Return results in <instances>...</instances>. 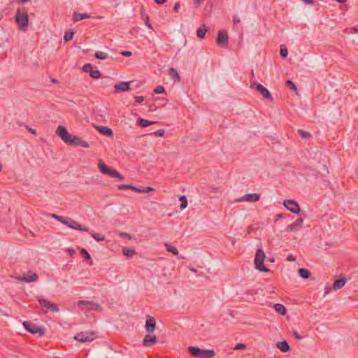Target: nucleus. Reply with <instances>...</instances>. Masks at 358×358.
<instances>
[{
	"mask_svg": "<svg viewBox=\"0 0 358 358\" xmlns=\"http://www.w3.org/2000/svg\"><path fill=\"white\" fill-rule=\"evenodd\" d=\"M15 17L19 28L26 30L29 25V16L25 8H17Z\"/></svg>",
	"mask_w": 358,
	"mask_h": 358,
	"instance_id": "1",
	"label": "nucleus"
},
{
	"mask_svg": "<svg viewBox=\"0 0 358 358\" xmlns=\"http://www.w3.org/2000/svg\"><path fill=\"white\" fill-rule=\"evenodd\" d=\"M188 351L192 357L196 358H211L215 355L213 350H203L194 346L188 347Z\"/></svg>",
	"mask_w": 358,
	"mask_h": 358,
	"instance_id": "2",
	"label": "nucleus"
},
{
	"mask_svg": "<svg viewBox=\"0 0 358 358\" xmlns=\"http://www.w3.org/2000/svg\"><path fill=\"white\" fill-rule=\"evenodd\" d=\"M264 259H265L264 252L263 251L262 249H260V248L257 249L256 254H255V260H254V263L255 264V268L257 270H258L259 271L268 273V272H269V269L264 266Z\"/></svg>",
	"mask_w": 358,
	"mask_h": 358,
	"instance_id": "3",
	"label": "nucleus"
},
{
	"mask_svg": "<svg viewBox=\"0 0 358 358\" xmlns=\"http://www.w3.org/2000/svg\"><path fill=\"white\" fill-rule=\"evenodd\" d=\"M24 328L32 334H38L39 336H43L45 334V329L43 327H38L30 322L24 321L23 322Z\"/></svg>",
	"mask_w": 358,
	"mask_h": 358,
	"instance_id": "4",
	"label": "nucleus"
},
{
	"mask_svg": "<svg viewBox=\"0 0 358 358\" xmlns=\"http://www.w3.org/2000/svg\"><path fill=\"white\" fill-rule=\"evenodd\" d=\"M78 306L82 310H95L101 311L102 307L99 304L96 303L93 301H87V300H80L77 303Z\"/></svg>",
	"mask_w": 358,
	"mask_h": 358,
	"instance_id": "5",
	"label": "nucleus"
},
{
	"mask_svg": "<svg viewBox=\"0 0 358 358\" xmlns=\"http://www.w3.org/2000/svg\"><path fill=\"white\" fill-rule=\"evenodd\" d=\"M252 88H255L256 90L266 99L273 101V97L270 92L260 83H252Z\"/></svg>",
	"mask_w": 358,
	"mask_h": 358,
	"instance_id": "6",
	"label": "nucleus"
},
{
	"mask_svg": "<svg viewBox=\"0 0 358 358\" xmlns=\"http://www.w3.org/2000/svg\"><path fill=\"white\" fill-rule=\"evenodd\" d=\"M95 338H96V334L94 332H92H92H83L82 331V332L77 334L75 336L74 339L78 341L85 343V342L92 341L94 339H95Z\"/></svg>",
	"mask_w": 358,
	"mask_h": 358,
	"instance_id": "7",
	"label": "nucleus"
},
{
	"mask_svg": "<svg viewBox=\"0 0 358 358\" xmlns=\"http://www.w3.org/2000/svg\"><path fill=\"white\" fill-rule=\"evenodd\" d=\"M229 37L227 32L224 30H220L217 33L216 43L219 47L225 48L228 45Z\"/></svg>",
	"mask_w": 358,
	"mask_h": 358,
	"instance_id": "8",
	"label": "nucleus"
},
{
	"mask_svg": "<svg viewBox=\"0 0 358 358\" xmlns=\"http://www.w3.org/2000/svg\"><path fill=\"white\" fill-rule=\"evenodd\" d=\"M38 301L41 306L46 308L48 310L53 313H57L59 310L57 304L51 303L48 300L43 299L42 296L38 297Z\"/></svg>",
	"mask_w": 358,
	"mask_h": 358,
	"instance_id": "9",
	"label": "nucleus"
},
{
	"mask_svg": "<svg viewBox=\"0 0 358 358\" xmlns=\"http://www.w3.org/2000/svg\"><path fill=\"white\" fill-rule=\"evenodd\" d=\"M283 204L284 206L292 213L299 214L301 211L299 205L294 200H285L284 201Z\"/></svg>",
	"mask_w": 358,
	"mask_h": 358,
	"instance_id": "10",
	"label": "nucleus"
},
{
	"mask_svg": "<svg viewBox=\"0 0 358 358\" xmlns=\"http://www.w3.org/2000/svg\"><path fill=\"white\" fill-rule=\"evenodd\" d=\"M66 143L71 145H79L83 148H89L90 145L89 143L83 140L80 137L78 136L71 135V138H69V141L66 142Z\"/></svg>",
	"mask_w": 358,
	"mask_h": 358,
	"instance_id": "11",
	"label": "nucleus"
},
{
	"mask_svg": "<svg viewBox=\"0 0 358 358\" xmlns=\"http://www.w3.org/2000/svg\"><path fill=\"white\" fill-rule=\"evenodd\" d=\"M83 71L88 73L90 76L94 79L99 78L101 77V73L98 69H93L91 64H85L83 66Z\"/></svg>",
	"mask_w": 358,
	"mask_h": 358,
	"instance_id": "12",
	"label": "nucleus"
},
{
	"mask_svg": "<svg viewBox=\"0 0 358 358\" xmlns=\"http://www.w3.org/2000/svg\"><path fill=\"white\" fill-rule=\"evenodd\" d=\"M56 134L63 140L64 143L69 141V138H71V135L66 128L64 126L59 125L57 130Z\"/></svg>",
	"mask_w": 358,
	"mask_h": 358,
	"instance_id": "13",
	"label": "nucleus"
},
{
	"mask_svg": "<svg viewBox=\"0 0 358 358\" xmlns=\"http://www.w3.org/2000/svg\"><path fill=\"white\" fill-rule=\"evenodd\" d=\"M71 229L83 231H88L89 228L85 226H82L78 222L73 220L71 218H68L67 224H66Z\"/></svg>",
	"mask_w": 358,
	"mask_h": 358,
	"instance_id": "14",
	"label": "nucleus"
},
{
	"mask_svg": "<svg viewBox=\"0 0 358 358\" xmlns=\"http://www.w3.org/2000/svg\"><path fill=\"white\" fill-rule=\"evenodd\" d=\"M18 279L20 281L25 282H36L38 279V276L36 273L29 271L26 274H23L22 276H19Z\"/></svg>",
	"mask_w": 358,
	"mask_h": 358,
	"instance_id": "15",
	"label": "nucleus"
},
{
	"mask_svg": "<svg viewBox=\"0 0 358 358\" xmlns=\"http://www.w3.org/2000/svg\"><path fill=\"white\" fill-rule=\"evenodd\" d=\"M260 199V195L256 193H250V194H246L245 195L241 196V198L237 199V201L242 202V201H250V202H255L259 201Z\"/></svg>",
	"mask_w": 358,
	"mask_h": 358,
	"instance_id": "16",
	"label": "nucleus"
},
{
	"mask_svg": "<svg viewBox=\"0 0 358 358\" xmlns=\"http://www.w3.org/2000/svg\"><path fill=\"white\" fill-rule=\"evenodd\" d=\"M145 327L146 331L149 334H152L155 330L156 322L153 317L148 316Z\"/></svg>",
	"mask_w": 358,
	"mask_h": 358,
	"instance_id": "17",
	"label": "nucleus"
},
{
	"mask_svg": "<svg viewBox=\"0 0 358 358\" xmlns=\"http://www.w3.org/2000/svg\"><path fill=\"white\" fill-rule=\"evenodd\" d=\"M157 343V337L148 333L143 341V345L145 347H150Z\"/></svg>",
	"mask_w": 358,
	"mask_h": 358,
	"instance_id": "18",
	"label": "nucleus"
},
{
	"mask_svg": "<svg viewBox=\"0 0 358 358\" xmlns=\"http://www.w3.org/2000/svg\"><path fill=\"white\" fill-rule=\"evenodd\" d=\"M303 218L297 219L294 222L288 225L286 228L287 231H296L298 229L301 228V225L303 223Z\"/></svg>",
	"mask_w": 358,
	"mask_h": 358,
	"instance_id": "19",
	"label": "nucleus"
},
{
	"mask_svg": "<svg viewBox=\"0 0 358 358\" xmlns=\"http://www.w3.org/2000/svg\"><path fill=\"white\" fill-rule=\"evenodd\" d=\"M117 91L126 92L130 89V83L129 82H120L114 86Z\"/></svg>",
	"mask_w": 358,
	"mask_h": 358,
	"instance_id": "20",
	"label": "nucleus"
},
{
	"mask_svg": "<svg viewBox=\"0 0 358 358\" xmlns=\"http://www.w3.org/2000/svg\"><path fill=\"white\" fill-rule=\"evenodd\" d=\"M96 127L101 134L108 137L112 136L113 134V130L109 127L103 126H96Z\"/></svg>",
	"mask_w": 358,
	"mask_h": 358,
	"instance_id": "21",
	"label": "nucleus"
},
{
	"mask_svg": "<svg viewBox=\"0 0 358 358\" xmlns=\"http://www.w3.org/2000/svg\"><path fill=\"white\" fill-rule=\"evenodd\" d=\"M345 283H346L345 278H341L337 279L333 283V289L334 290L339 289L342 288L345 285Z\"/></svg>",
	"mask_w": 358,
	"mask_h": 358,
	"instance_id": "22",
	"label": "nucleus"
},
{
	"mask_svg": "<svg viewBox=\"0 0 358 358\" xmlns=\"http://www.w3.org/2000/svg\"><path fill=\"white\" fill-rule=\"evenodd\" d=\"M276 347L283 352H287L290 350V347L286 341L278 342Z\"/></svg>",
	"mask_w": 358,
	"mask_h": 358,
	"instance_id": "23",
	"label": "nucleus"
},
{
	"mask_svg": "<svg viewBox=\"0 0 358 358\" xmlns=\"http://www.w3.org/2000/svg\"><path fill=\"white\" fill-rule=\"evenodd\" d=\"M73 18L75 22H78L83 19L90 18V15L87 13H80L75 12L73 14Z\"/></svg>",
	"mask_w": 358,
	"mask_h": 358,
	"instance_id": "24",
	"label": "nucleus"
},
{
	"mask_svg": "<svg viewBox=\"0 0 358 358\" xmlns=\"http://www.w3.org/2000/svg\"><path fill=\"white\" fill-rule=\"evenodd\" d=\"M169 75L174 81L180 80V76L175 68L171 67L169 69Z\"/></svg>",
	"mask_w": 358,
	"mask_h": 358,
	"instance_id": "25",
	"label": "nucleus"
},
{
	"mask_svg": "<svg viewBox=\"0 0 358 358\" xmlns=\"http://www.w3.org/2000/svg\"><path fill=\"white\" fill-rule=\"evenodd\" d=\"M98 167L99 169V171L105 175H108L110 173V171L112 170L111 168L106 165L103 162H99L98 164Z\"/></svg>",
	"mask_w": 358,
	"mask_h": 358,
	"instance_id": "26",
	"label": "nucleus"
},
{
	"mask_svg": "<svg viewBox=\"0 0 358 358\" xmlns=\"http://www.w3.org/2000/svg\"><path fill=\"white\" fill-rule=\"evenodd\" d=\"M273 308L277 313H278L281 315H285L287 313L285 306L281 303H275L273 306Z\"/></svg>",
	"mask_w": 358,
	"mask_h": 358,
	"instance_id": "27",
	"label": "nucleus"
},
{
	"mask_svg": "<svg viewBox=\"0 0 358 358\" xmlns=\"http://www.w3.org/2000/svg\"><path fill=\"white\" fill-rule=\"evenodd\" d=\"M298 273H299V275L302 279H308L310 277V275H311L310 271L306 268H299L298 270Z\"/></svg>",
	"mask_w": 358,
	"mask_h": 358,
	"instance_id": "28",
	"label": "nucleus"
},
{
	"mask_svg": "<svg viewBox=\"0 0 358 358\" xmlns=\"http://www.w3.org/2000/svg\"><path fill=\"white\" fill-rule=\"evenodd\" d=\"M137 122H138L139 126L143 128L148 127L149 125H151L155 123L154 122H151L148 120L143 119V118H138Z\"/></svg>",
	"mask_w": 358,
	"mask_h": 358,
	"instance_id": "29",
	"label": "nucleus"
},
{
	"mask_svg": "<svg viewBox=\"0 0 358 358\" xmlns=\"http://www.w3.org/2000/svg\"><path fill=\"white\" fill-rule=\"evenodd\" d=\"M122 253L124 256L127 257H132L136 254V251L134 249L124 248L122 249Z\"/></svg>",
	"mask_w": 358,
	"mask_h": 358,
	"instance_id": "30",
	"label": "nucleus"
},
{
	"mask_svg": "<svg viewBox=\"0 0 358 358\" xmlns=\"http://www.w3.org/2000/svg\"><path fill=\"white\" fill-rule=\"evenodd\" d=\"M109 176L113 178H118L120 180L124 179V177L122 174H120L119 172H117L115 169H112Z\"/></svg>",
	"mask_w": 358,
	"mask_h": 358,
	"instance_id": "31",
	"label": "nucleus"
},
{
	"mask_svg": "<svg viewBox=\"0 0 358 358\" xmlns=\"http://www.w3.org/2000/svg\"><path fill=\"white\" fill-rule=\"evenodd\" d=\"M206 33V29L205 25L200 27L197 29V36L200 38H203L205 37Z\"/></svg>",
	"mask_w": 358,
	"mask_h": 358,
	"instance_id": "32",
	"label": "nucleus"
},
{
	"mask_svg": "<svg viewBox=\"0 0 358 358\" xmlns=\"http://www.w3.org/2000/svg\"><path fill=\"white\" fill-rule=\"evenodd\" d=\"M94 57L99 60H103L108 58V54L104 52L97 51L95 52Z\"/></svg>",
	"mask_w": 358,
	"mask_h": 358,
	"instance_id": "33",
	"label": "nucleus"
},
{
	"mask_svg": "<svg viewBox=\"0 0 358 358\" xmlns=\"http://www.w3.org/2000/svg\"><path fill=\"white\" fill-rule=\"evenodd\" d=\"M179 200L181 201V204L180 206V209L181 210L185 209L187 207V203H188L186 196H185V195L180 196L179 198Z\"/></svg>",
	"mask_w": 358,
	"mask_h": 358,
	"instance_id": "34",
	"label": "nucleus"
},
{
	"mask_svg": "<svg viewBox=\"0 0 358 358\" xmlns=\"http://www.w3.org/2000/svg\"><path fill=\"white\" fill-rule=\"evenodd\" d=\"M165 245H166V248L168 252H171L174 255H178V250L176 247H174L170 244H166Z\"/></svg>",
	"mask_w": 358,
	"mask_h": 358,
	"instance_id": "35",
	"label": "nucleus"
},
{
	"mask_svg": "<svg viewBox=\"0 0 358 358\" xmlns=\"http://www.w3.org/2000/svg\"><path fill=\"white\" fill-rule=\"evenodd\" d=\"M52 217L53 218H55V220H57V221L63 223L64 224H65V225L67 224L68 218H66V217H62V216L57 215L56 214H52Z\"/></svg>",
	"mask_w": 358,
	"mask_h": 358,
	"instance_id": "36",
	"label": "nucleus"
},
{
	"mask_svg": "<svg viewBox=\"0 0 358 358\" xmlns=\"http://www.w3.org/2000/svg\"><path fill=\"white\" fill-rule=\"evenodd\" d=\"M280 55L282 58H286L287 57V55H288V50H287V48H286V46L285 45H280Z\"/></svg>",
	"mask_w": 358,
	"mask_h": 358,
	"instance_id": "37",
	"label": "nucleus"
},
{
	"mask_svg": "<svg viewBox=\"0 0 358 358\" xmlns=\"http://www.w3.org/2000/svg\"><path fill=\"white\" fill-rule=\"evenodd\" d=\"M298 133L299 134L301 137L304 139H308L311 136L310 132L304 131L303 129H299Z\"/></svg>",
	"mask_w": 358,
	"mask_h": 358,
	"instance_id": "38",
	"label": "nucleus"
},
{
	"mask_svg": "<svg viewBox=\"0 0 358 358\" xmlns=\"http://www.w3.org/2000/svg\"><path fill=\"white\" fill-rule=\"evenodd\" d=\"M91 235L97 241H103L106 239L105 236L99 233H92Z\"/></svg>",
	"mask_w": 358,
	"mask_h": 358,
	"instance_id": "39",
	"label": "nucleus"
},
{
	"mask_svg": "<svg viewBox=\"0 0 358 358\" xmlns=\"http://www.w3.org/2000/svg\"><path fill=\"white\" fill-rule=\"evenodd\" d=\"M73 35H74V31L71 30L68 32H66L64 35V40L65 42H69L70 41L73 37Z\"/></svg>",
	"mask_w": 358,
	"mask_h": 358,
	"instance_id": "40",
	"label": "nucleus"
},
{
	"mask_svg": "<svg viewBox=\"0 0 358 358\" xmlns=\"http://www.w3.org/2000/svg\"><path fill=\"white\" fill-rule=\"evenodd\" d=\"M285 85L287 87H289L290 89L294 90L297 93V87L292 80H287Z\"/></svg>",
	"mask_w": 358,
	"mask_h": 358,
	"instance_id": "41",
	"label": "nucleus"
},
{
	"mask_svg": "<svg viewBox=\"0 0 358 358\" xmlns=\"http://www.w3.org/2000/svg\"><path fill=\"white\" fill-rule=\"evenodd\" d=\"M80 253L84 257L85 259L88 260L91 259L90 255L85 249L82 248L80 251Z\"/></svg>",
	"mask_w": 358,
	"mask_h": 358,
	"instance_id": "42",
	"label": "nucleus"
},
{
	"mask_svg": "<svg viewBox=\"0 0 358 358\" xmlns=\"http://www.w3.org/2000/svg\"><path fill=\"white\" fill-rule=\"evenodd\" d=\"M133 187H134V186L131 185L122 184V185H118V189L120 190H124V189H131L132 190Z\"/></svg>",
	"mask_w": 358,
	"mask_h": 358,
	"instance_id": "43",
	"label": "nucleus"
},
{
	"mask_svg": "<svg viewBox=\"0 0 358 358\" xmlns=\"http://www.w3.org/2000/svg\"><path fill=\"white\" fill-rule=\"evenodd\" d=\"M164 91H165V89H164V87L163 86H162V85H159V86H157V87L155 89V90H154V92H155V94H162V93H163Z\"/></svg>",
	"mask_w": 358,
	"mask_h": 358,
	"instance_id": "44",
	"label": "nucleus"
},
{
	"mask_svg": "<svg viewBox=\"0 0 358 358\" xmlns=\"http://www.w3.org/2000/svg\"><path fill=\"white\" fill-rule=\"evenodd\" d=\"M164 133H165L164 130L162 129H158L156 131H155L154 134L156 136H163L164 135Z\"/></svg>",
	"mask_w": 358,
	"mask_h": 358,
	"instance_id": "45",
	"label": "nucleus"
},
{
	"mask_svg": "<svg viewBox=\"0 0 358 358\" xmlns=\"http://www.w3.org/2000/svg\"><path fill=\"white\" fill-rule=\"evenodd\" d=\"M246 348V346L243 343H238L234 347V350H245Z\"/></svg>",
	"mask_w": 358,
	"mask_h": 358,
	"instance_id": "46",
	"label": "nucleus"
},
{
	"mask_svg": "<svg viewBox=\"0 0 358 358\" xmlns=\"http://www.w3.org/2000/svg\"><path fill=\"white\" fill-rule=\"evenodd\" d=\"M120 54L125 57H130L132 55V52L131 51H127V50L122 51L120 52Z\"/></svg>",
	"mask_w": 358,
	"mask_h": 358,
	"instance_id": "47",
	"label": "nucleus"
},
{
	"mask_svg": "<svg viewBox=\"0 0 358 358\" xmlns=\"http://www.w3.org/2000/svg\"><path fill=\"white\" fill-rule=\"evenodd\" d=\"M132 190L134 191V192H139V193H143V191H144L143 187H135V186H134Z\"/></svg>",
	"mask_w": 358,
	"mask_h": 358,
	"instance_id": "48",
	"label": "nucleus"
},
{
	"mask_svg": "<svg viewBox=\"0 0 358 358\" xmlns=\"http://www.w3.org/2000/svg\"><path fill=\"white\" fill-rule=\"evenodd\" d=\"M145 23L148 26V27L149 29H152V27L151 24L150 23V20H149V17L148 16H146L145 20Z\"/></svg>",
	"mask_w": 358,
	"mask_h": 358,
	"instance_id": "49",
	"label": "nucleus"
},
{
	"mask_svg": "<svg viewBox=\"0 0 358 358\" xmlns=\"http://www.w3.org/2000/svg\"><path fill=\"white\" fill-rule=\"evenodd\" d=\"M135 99L137 103H141L144 101V97L142 96H135Z\"/></svg>",
	"mask_w": 358,
	"mask_h": 358,
	"instance_id": "50",
	"label": "nucleus"
},
{
	"mask_svg": "<svg viewBox=\"0 0 358 358\" xmlns=\"http://www.w3.org/2000/svg\"><path fill=\"white\" fill-rule=\"evenodd\" d=\"M26 129H27L29 132H30V133H31V134H35V135L36 134V129H34L31 128V127H29V126H26Z\"/></svg>",
	"mask_w": 358,
	"mask_h": 358,
	"instance_id": "51",
	"label": "nucleus"
},
{
	"mask_svg": "<svg viewBox=\"0 0 358 358\" xmlns=\"http://www.w3.org/2000/svg\"><path fill=\"white\" fill-rule=\"evenodd\" d=\"M120 236L122 237V238H130V235L127 233H125V232H121L120 234Z\"/></svg>",
	"mask_w": 358,
	"mask_h": 358,
	"instance_id": "52",
	"label": "nucleus"
},
{
	"mask_svg": "<svg viewBox=\"0 0 358 358\" xmlns=\"http://www.w3.org/2000/svg\"><path fill=\"white\" fill-rule=\"evenodd\" d=\"M293 335L294 338L297 340H301L302 338V337L298 334L296 331H294Z\"/></svg>",
	"mask_w": 358,
	"mask_h": 358,
	"instance_id": "53",
	"label": "nucleus"
},
{
	"mask_svg": "<svg viewBox=\"0 0 358 358\" xmlns=\"http://www.w3.org/2000/svg\"><path fill=\"white\" fill-rule=\"evenodd\" d=\"M204 0H194V5L197 7L200 6Z\"/></svg>",
	"mask_w": 358,
	"mask_h": 358,
	"instance_id": "54",
	"label": "nucleus"
},
{
	"mask_svg": "<svg viewBox=\"0 0 358 358\" xmlns=\"http://www.w3.org/2000/svg\"><path fill=\"white\" fill-rule=\"evenodd\" d=\"M301 1H303L306 4L314 5V3H315L314 0H301Z\"/></svg>",
	"mask_w": 358,
	"mask_h": 358,
	"instance_id": "55",
	"label": "nucleus"
},
{
	"mask_svg": "<svg viewBox=\"0 0 358 358\" xmlns=\"http://www.w3.org/2000/svg\"><path fill=\"white\" fill-rule=\"evenodd\" d=\"M143 189H144L143 193L149 192L153 190L152 187H143Z\"/></svg>",
	"mask_w": 358,
	"mask_h": 358,
	"instance_id": "56",
	"label": "nucleus"
},
{
	"mask_svg": "<svg viewBox=\"0 0 358 358\" xmlns=\"http://www.w3.org/2000/svg\"><path fill=\"white\" fill-rule=\"evenodd\" d=\"M180 8V3L179 2H176L173 6V10L177 12L178 10V9Z\"/></svg>",
	"mask_w": 358,
	"mask_h": 358,
	"instance_id": "57",
	"label": "nucleus"
},
{
	"mask_svg": "<svg viewBox=\"0 0 358 358\" xmlns=\"http://www.w3.org/2000/svg\"><path fill=\"white\" fill-rule=\"evenodd\" d=\"M287 261H294L295 260V258L294 257V256L292 255H289L287 257Z\"/></svg>",
	"mask_w": 358,
	"mask_h": 358,
	"instance_id": "58",
	"label": "nucleus"
},
{
	"mask_svg": "<svg viewBox=\"0 0 358 358\" xmlns=\"http://www.w3.org/2000/svg\"><path fill=\"white\" fill-rule=\"evenodd\" d=\"M155 1L157 4H163L166 2V0H155Z\"/></svg>",
	"mask_w": 358,
	"mask_h": 358,
	"instance_id": "59",
	"label": "nucleus"
},
{
	"mask_svg": "<svg viewBox=\"0 0 358 358\" xmlns=\"http://www.w3.org/2000/svg\"><path fill=\"white\" fill-rule=\"evenodd\" d=\"M234 24L239 23L240 22V20L238 18L234 17Z\"/></svg>",
	"mask_w": 358,
	"mask_h": 358,
	"instance_id": "60",
	"label": "nucleus"
},
{
	"mask_svg": "<svg viewBox=\"0 0 358 358\" xmlns=\"http://www.w3.org/2000/svg\"><path fill=\"white\" fill-rule=\"evenodd\" d=\"M336 1H338V3H343L346 2L347 0H336Z\"/></svg>",
	"mask_w": 358,
	"mask_h": 358,
	"instance_id": "61",
	"label": "nucleus"
},
{
	"mask_svg": "<svg viewBox=\"0 0 358 358\" xmlns=\"http://www.w3.org/2000/svg\"><path fill=\"white\" fill-rule=\"evenodd\" d=\"M51 82L53 83H58V80H56V79H52L51 80Z\"/></svg>",
	"mask_w": 358,
	"mask_h": 358,
	"instance_id": "62",
	"label": "nucleus"
},
{
	"mask_svg": "<svg viewBox=\"0 0 358 358\" xmlns=\"http://www.w3.org/2000/svg\"><path fill=\"white\" fill-rule=\"evenodd\" d=\"M277 216H278V217H280V218H282V217H282V215L281 214H278V215H277Z\"/></svg>",
	"mask_w": 358,
	"mask_h": 358,
	"instance_id": "63",
	"label": "nucleus"
},
{
	"mask_svg": "<svg viewBox=\"0 0 358 358\" xmlns=\"http://www.w3.org/2000/svg\"><path fill=\"white\" fill-rule=\"evenodd\" d=\"M2 170V166L0 164V171Z\"/></svg>",
	"mask_w": 358,
	"mask_h": 358,
	"instance_id": "64",
	"label": "nucleus"
}]
</instances>
